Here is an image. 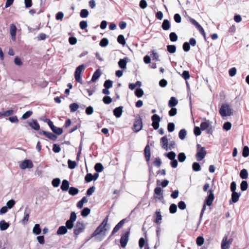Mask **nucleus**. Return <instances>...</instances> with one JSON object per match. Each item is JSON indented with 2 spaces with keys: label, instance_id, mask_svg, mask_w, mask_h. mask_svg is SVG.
Here are the masks:
<instances>
[{
  "label": "nucleus",
  "instance_id": "aec40b11",
  "mask_svg": "<svg viewBox=\"0 0 249 249\" xmlns=\"http://www.w3.org/2000/svg\"><path fill=\"white\" fill-rule=\"evenodd\" d=\"M68 229L65 226H60L56 231V234L58 235H64L67 233Z\"/></svg>",
  "mask_w": 249,
  "mask_h": 249
},
{
  "label": "nucleus",
  "instance_id": "052dcab7",
  "mask_svg": "<svg viewBox=\"0 0 249 249\" xmlns=\"http://www.w3.org/2000/svg\"><path fill=\"white\" fill-rule=\"evenodd\" d=\"M33 114V112L32 111H27L25 113H24L22 116L21 119L23 120H25L29 118Z\"/></svg>",
  "mask_w": 249,
  "mask_h": 249
},
{
  "label": "nucleus",
  "instance_id": "393cba45",
  "mask_svg": "<svg viewBox=\"0 0 249 249\" xmlns=\"http://www.w3.org/2000/svg\"><path fill=\"white\" fill-rule=\"evenodd\" d=\"M178 100L175 97H172L168 102V106L169 107H175L178 104Z\"/></svg>",
  "mask_w": 249,
  "mask_h": 249
},
{
  "label": "nucleus",
  "instance_id": "f3484780",
  "mask_svg": "<svg viewBox=\"0 0 249 249\" xmlns=\"http://www.w3.org/2000/svg\"><path fill=\"white\" fill-rule=\"evenodd\" d=\"M160 143L161 147L167 151L168 142L166 136H164L160 139Z\"/></svg>",
  "mask_w": 249,
  "mask_h": 249
},
{
  "label": "nucleus",
  "instance_id": "603ef678",
  "mask_svg": "<svg viewBox=\"0 0 249 249\" xmlns=\"http://www.w3.org/2000/svg\"><path fill=\"white\" fill-rule=\"evenodd\" d=\"M209 125L210 124L209 121L203 122L200 124V128L201 130H204L209 127Z\"/></svg>",
  "mask_w": 249,
  "mask_h": 249
},
{
  "label": "nucleus",
  "instance_id": "4d7b16f0",
  "mask_svg": "<svg viewBox=\"0 0 249 249\" xmlns=\"http://www.w3.org/2000/svg\"><path fill=\"white\" fill-rule=\"evenodd\" d=\"M177 211V206L175 204H172L169 207V212L171 213H175Z\"/></svg>",
  "mask_w": 249,
  "mask_h": 249
},
{
  "label": "nucleus",
  "instance_id": "79ce46f5",
  "mask_svg": "<svg viewBox=\"0 0 249 249\" xmlns=\"http://www.w3.org/2000/svg\"><path fill=\"white\" fill-rule=\"evenodd\" d=\"M117 41L119 43L122 45H124L125 44V40L124 36L123 35H120L118 36Z\"/></svg>",
  "mask_w": 249,
  "mask_h": 249
},
{
  "label": "nucleus",
  "instance_id": "a19ab883",
  "mask_svg": "<svg viewBox=\"0 0 249 249\" xmlns=\"http://www.w3.org/2000/svg\"><path fill=\"white\" fill-rule=\"evenodd\" d=\"M52 131L56 135H60L63 133V129L60 127H57L54 126L53 128L52 129Z\"/></svg>",
  "mask_w": 249,
  "mask_h": 249
},
{
  "label": "nucleus",
  "instance_id": "7c9ffc66",
  "mask_svg": "<svg viewBox=\"0 0 249 249\" xmlns=\"http://www.w3.org/2000/svg\"><path fill=\"white\" fill-rule=\"evenodd\" d=\"M79 192V190L75 187H71L69 190V193L70 195L72 196H75Z\"/></svg>",
  "mask_w": 249,
  "mask_h": 249
},
{
  "label": "nucleus",
  "instance_id": "2eb2a0df",
  "mask_svg": "<svg viewBox=\"0 0 249 249\" xmlns=\"http://www.w3.org/2000/svg\"><path fill=\"white\" fill-rule=\"evenodd\" d=\"M126 219H123L121 220L113 228L111 235H113L116 232H117L124 225Z\"/></svg>",
  "mask_w": 249,
  "mask_h": 249
},
{
  "label": "nucleus",
  "instance_id": "0eeeda50",
  "mask_svg": "<svg viewBox=\"0 0 249 249\" xmlns=\"http://www.w3.org/2000/svg\"><path fill=\"white\" fill-rule=\"evenodd\" d=\"M142 128V119L139 116L138 118L136 119L134 124H133V129L134 131L135 132H138L140 131Z\"/></svg>",
  "mask_w": 249,
  "mask_h": 249
},
{
  "label": "nucleus",
  "instance_id": "cd10ccee",
  "mask_svg": "<svg viewBox=\"0 0 249 249\" xmlns=\"http://www.w3.org/2000/svg\"><path fill=\"white\" fill-rule=\"evenodd\" d=\"M154 193L156 195L161 196L160 197H158L159 199H160L161 198H163L162 189L160 187L158 186L155 188ZM155 198H157V197H155Z\"/></svg>",
  "mask_w": 249,
  "mask_h": 249
},
{
  "label": "nucleus",
  "instance_id": "473e14b6",
  "mask_svg": "<svg viewBox=\"0 0 249 249\" xmlns=\"http://www.w3.org/2000/svg\"><path fill=\"white\" fill-rule=\"evenodd\" d=\"M186 135V130L185 129H182L179 132L178 137L180 140H183L185 138Z\"/></svg>",
  "mask_w": 249,
  "mask_h": 249
},
{
  "label": "nucleus",
  "instance_id": "c756f323",
  "mask_svg": "<svg viewBox=\"0 0 249 249\" xmlns=\"http://www.w3.org/2000/svg\"><path fill=\"white\" fill-rule=\"evenodd\" d=\"M164 156L167 157L169 160H173L175 159L176 154L174 151H170L168 153H165Z\"/></svg>",
  "mask_w": 249,
  "mask_h": 249
},
{
  "label": "nucleus",
  "instance_id": "a878e982",
  "mask_svg": "<svg viewBox=\"0 0 249 249\" xmlns=\"http://www.w3.org/2000/svg\"><path fill=\"white\" fill-rule=\"evenodd\" d=\"M9 227V224L5 222L4 220L0 221V230L1 231H5Z\"/></svg>",
  "mask_w": 249,
  "mask_h": 249
},
{
  "label": "nucleus",
  "instance_id": "09e8293b",
  "mask_svg": "<svg viewBox=\"0 0 249 249\" xmlns=\"http://www.w3.org/2000/svg\"><path fill=\"white\" fill-rule=\"evenodd\" d=\"M169 38L172 42H175L178 40V37L175 32H171L169 34Z\"/></svg>",
  "mask_w": 249,
  "mask_h": 249
},
{
  "label": "nucleus",
  "instance_id": "a211bd4d",
  "mask_svg": "<svg viewBox=\"0 0 249 249\" xmlns=\"http://www.w3.org/2000/svg\"><path fill=\"white\" fill-rule=\"evenodd\" d=\"M128 58L125 57L123 59H120L118 62V65L122 69H125L126 68V65Z\"/></svg>",
  "mask_w": 249,
  "mask_h": 249
},
{
  "label": "nucleus",
  "instance_id": "ddd939ff",
  "mask_svg": "<svg viewBox=\"0 0 249 249\" xmlns=\"http://www.w3.org/2000/svg\"><path fill=\"white\" fill-rule=\"evenodd\" d=\"M213 199L214 196L213 193V191L212 190H209V195L206 198L204 203L207 206H210L212 205Z\"/></svg>",
  "mask_w": 249,
  "mask_h": 249
},
{
  "label": "nucleus",
  "instance_id": "bb28decb",
  "mask_svg": "<svg viewBox=\"0 0 249 249\" xmlns=\"http://www.w3.org/2000/svg\"><path fill=\"white\" fill-rule=\"evenodd\" d=\"M29 213L30 211L28 210V207H26L24 211V216L22 219L23 223H26L28 221L30 215Z\"/></svg>",
  "mask_w": 249,
  "mask_h": 249
},
{
  "label": "nucleus",
  "instance_id": "f8f14e48",
  "mask_svg": "<svg viewBox=\"0 0 249 249\" xmlns=\"http://www.w3.org/2000/svg\"><path fill=\"white\" fill-rule=\"evenodd\" d=\"M206 155V151L204 147H201V148L197 152L196 157L197 161H200L202 160Z\"/></svg>",
  "mask_w": 249,
  "mask_h": 249
},
{
  "label": "nucleus",
  "instance_id": "37998d69",
  "mask_svg": "<svg viewBox=\"0 0 249 249\" xmlns=\"http://www.w3.org/2000/svg\"><path fill=\"white\" fill-rule=\"evenodd\" d=\"M155 214L156 215V217L155 220H154V222L157 224H159L160 223V221L161 220L162 216L160 211H157L155 212Z\"/></svg>",
  "mask_w": 249,
  "mask_h": 249
},
{
  "label": "nucleus",
  "instance_id": "c9c22d12",
  "mask_svg": "<svg viewBox=\"0 0 249 249\" xmlns=\"http://www.w3.org/2000/svg\"><path fill=\"white\" fill-rule=\"evenodd\" d=\"M144 94L143 90L141 88H137L135 91V94L138 98H141Z\"/></svg>",
  "mask_w": 249,
  "mask_h": 249
},
{
  "label": "nucleus",
  "instance_id": "ea45409f",
  "mask_svg": "<svg viewBox=\"0 0 249 249\" xmlns=\"http://www.w3.org/2000/svg\"><path fill=\"white\" fill-rule=\"evenodd\" d=\"M69 107L70 108L71 112H74L78 109V108H79V105L78 104L76 103H73L70 104Z\"/></svg>",
  "mask_w": 249,
  "mask_h": 249
},
{
  "label": "nucleus",
  "instance_id": "de8ad7c7",
  "mask_svg": "<svg viewBox=\"0 0 249 249\" xmlns=\"http://www.w3.org/2000/svg\"><path fill=\"white\" fill-rule=\"evenodd\" d=\"M60 182V179L59 178H56L53 179L52 184L54 187H57L59 186Z\"/></svg>",
  "mask_w": 249,
  "mask_h": 249
},
{
  "label": "nucleus",
  "instance_id": "774afa93",
  "mask_svg": "<svg viewBox=\"0 0 249 249\" xmlns=\"http://www.w3.org/2000/svg\"><path fill=\"white\" fill-rule=\"evenodd\" d=\"M85 180L86 182H89L93 180L92 175L91 173H88L85 177Z\"/></svg>",
  "mask_w": 249,
  "mask_h": 249
},
{
  "label": "nucleus",
  "instance_id": "39448f33",
  "mask_svg": "<svg viewBox=\"0 0 249 249\" xmlns=\"http://www.w3.org/2000/svg\"><path fill=\"white\" fill-rule=\"evenodd\" d=\"M85 69V65L84 64H81L78 66L75 70V72H74V77L75 79V80L80 83H82V80L81 78V72L83 70H84Z\"/></svg>",
  "mask_w": 249,
  "mask_h": 249
},
{
  "label": "nucleus",
  "instance_id": "9d476101",
  "mask_svg": "<svg viewBox=\"0 0 249 249\" xmlns=\"http://www.w3.org/2000/svg\"><path fill=\"white\" fill-rule=\"evenodd\" d=\"M241 195V193L240 192H233L231 195V198L229 200V204H232L236 203L239 200Z\"/></svg>",
  "mask_w": 249,
  "mask_h": 249
},
{
  "label": "nucleus",
  "instance_id": "a18cd8bd",
  "mask_svg": "<svg viewBox=\"0 0 249 249\" xmlns=\"http://www.w3.org/2000/svg\"><path fill=\"white\" fill-rule=\"evenodd\" d=\"M192 168L193 171H194L195 172H198L200 171L201 166L199 163L195 162L193 163Z\"/></svg>",
  "mask_w": 249,
  "mask_h": 249
},
{
  "label": "nucleus",
  "instance_id": "2f4dec72",
  "mask_svg": "<svg viewBox=\"0 0 249 249\" xmlns=\"http://www.w3.org/2000/svg\"><path fill=\"white\" fill-rule=\"evenodd\" d=\"M90 213V209L88 207L84 208L81 212V214L83 217L87 216Z\"/></svg>",
  "mask_w": 249,
  "mask_h": 249
},
{
  "label": "nucleus",
  "instance_id": "6e6d98bb",
  "mask_svg": "<svg viewBox=\"0 0 249 249\" xmlns=\"http://www.w3.org/2000/svg\"><path fill=\"white\" fill-rule=\"evenodd\" d=\"M103 101L105 104H109L112 101V98L109 96H105L103 98Z\"/></svg>",
  "mask_w": 249,
  "mask_h": 249
},
{
  "label": "nucleus",
  "instance_id": "58836bf2",
  "mask_svg": "<svg viewBox=\"0 0 249 249\" xmlns=\"http://www.w3.org/2000/svg\"><path fill=\"white\" fill-rule=\"evenodd\" d=\"M248 188V182L246 180L242 181L240 184V189L242 191H245Z\"/></svg>",
  "mask_w": 249,
  "mask_h": 249
},
{
  "label": "nucleus",
  "instance_id": "6e6552de",
  "mask_svg": "<svg viewBox=\"0 0 249 249\" xmlns=\"http://www.w3.org/2000/svg\"><path fill=\"white\" fill-rule=\"evenodd\" d=\"M129 231H126L124 234L122 235L120 238V244L122 248H124L126 247L128 241Z\"/></svg>",
  "mask_w": 249,
  "mask_h": 249
},
{
  "label": "nucleus",
  "instance_id": "49530a36",
  "mask_svg": "<svg viewBox=\"0 0 249 249\" xmlns=\"http://www.w3.org/2000/svg\"><path fill=\"white\" fill-rule=\"evenodd\" d=\"M108 44V40L107 38H103L100 41L99 45L102 47L107 46Z\"/></svg>",
  "mask_w": 249,
  "mask_h": 249
},
{
  "label": "nucleus",
  "instance_id": "338daca9",
  "mask_svg": "<svg viewBox=\"0 0 249 249\" xmlns=\"http://www.w3.org/2000/svg\"><path fill=\"white\" fill-rule=\"evenodd\" d=\"M182 48H183V50L185 52H188L190 49V43H189V42H185L183 44Z\"/></svg>",
  "mask_w": 249,
  "mask_h": 249
},
{
  "label": "nucleus",
  "instance_id": "864d4df0",
  "mask_svg": "<svg viewBox=\"0 0 249 249\" xmlns=\"http://www.w3.org/2000/svg\"><path fill=\"white\" fill-rule=\"evenodd\" d=\"M204 242V239L203 236H199L197 237L196 240V243L198 246H202Z\"/></svg>",
  "mask_w": 249,
  "mask_h": 249
},
{
  "label": "nucleus",
  "instance_id": "9b49d317",
  "mask_svg": "<svg viewBox=\"0 0 249 249\" xmlns=\"http://www.w3.org/2000/svg\"><path fill=\"white\" fill-rule=\"evenodd\" d=\"M38 134L39 135H45L46 137L50 139L52 141H55L57 137L55 134H53L52 132L46 131L44 130H41L38 132Z\"/></svg>",
  "mask_w": 249,
  "mask_h": 249
},
{
  "label": "nucleus",
  "instance_id": "c03bdc74",
  "mask_svg": "<svg viewBox=\"0 0 249 249\" xmlns=\"http://www.w3.org/2000/svg\"><path fill=\"white\" fill-rule=\"evenodd\" d=\"M89 15V12L87 9H82L80 12V16L82 18H86L88 17Z\"/></svg>",
  "mask_w": 249,
  "mask_h": 249
},
{
  "label": "nucleus",
  "instance_id": "dca6fc26",
  "mask_svg": "<svg viewBox=\"0 0 249 249\" xmlns=\"http://www.w3.org/2000/svg\"><path fill=\"white\" fill-rule=\"evenodd\" d=\"M123 107L120 106L115 108L113 110L114 115L116 118H120L123 113Z\"/></svg>",
  "mask_w": 249,
  "mask_h": 249
},
{
  "label": "nucleus",
  "instance_id": "c85d7f7f",
  "mask_svg": "<svg viewBox=\"0 0 249 249\" xmlns=\"http://www.w3.org/2000/svg\"><path fill=\"white\" fill-rule=\"evenodd\" d=\"M41 230L39 224H35V225L33 229V232L36 235H38L41 233Z\"/></svg>",
  "mask_w": 249,
  "mask_h": 249
},
{
  "label": "nucleus",
  "instance_id": "20e7f679",
  "mask_svg": "<svg viewBox=\"0 0 249 249\" xmlns=\"http://www.w3.org/2000/svg\"><path fill=\"white\" fill-rule=\"evenodd\" d=\"M232 242L233 239L232 238H230L228 239V236L225 235L221 241V249H229L231 245L232 244Z\"/></svg>",
  "mask_w": 249,
  "mask_h": 249
},
{
  "label": "nucleus",
  "instance_id": "f257e3e1",
  "mask_svg": "<svg viewBox=\"0 0 249 249\" xmlns=\"http://www.w3.org/2000/svg\"><path fill=\"white\" fill-rule=\"evenodd\" d=\"M219 113L223 119L233 115L232 109L228 103H223L219 109Z\"/></svg>",
  "mask_w": 249,
  "mask_h": 249
},
{
  "label": "nucleus",
  "instance_id": "6ab92c4d",
  "mask_svg": "<svg viewBox=\"0 0 249 249\" xmlns=\"http://www.w3.org/2000/svg\"><path fill=\"white\" fill-rule=\"evenodd\" d=\"M60 188L63 191H67L69 190L70 187L69 181L67 179L63 180Z\"/></svg>",
  "mask_w": 249,
  "mask_h": 249
},
{
  "label": "nucleus",
  "instance_id": "7ed1b4c3",
  "mask_svg": "<svg viewBox=\"0 0 249 249\" xmlns=\"http://www.w3.org/2000/svg\"><path fill=\"white\" fill-rule=\"evenodd\" d=\"M85 229V226L84 223L82 221L78 220L76 222V224L75 226V228L73 230V233L76 236H77L82 232Z\"/></svg>",
  "mask_w": 249,
  "mask_h": 249
},
{
  "label": "nucleus",
  "instance_id": "72a5a7b5",
  "mask_svg": "<svg viewBox=\"0 0 249 249\" xmlns=\"http://www.w3.org/2000/svg\"><path fill=\"white\" fill-rule=\"evenodd\" d=\"M186 159V156L184 153L180 152L178 155V159L179 162H183Z\"/></svg>",
  "mask_w": 249,
  "mask_h": 249
},
{
  "label": "nucleus",
  "instance_id": "4be33fe9",
  "mask_svg": "<svg viewBox=\"0 0 249 249\" xmlns=\"http://www.w3.org/2000/svg\"><path fill=\"white\" fill-rule=\"evenodd\" d=\"M101 71L100 69H97L96 70V71L94 72L92 78H91V81L94 82H95L101 76Z\"/></svg>",
  "mask_w": 249,
  "mask_h": 249
},
{
  "label": "nucleus",
  "instance_id": "f03ea898",
  "mask_svg": "<svg viewBox=\"0 0 249 249\" xmlns=\"http://www.w3.org/2000/svg\"><path fill=\"white\" fill-rule=\"evenodd\" d=\"M77 218L76 213L74 212H71L70 214L69 219L67 220L66 222L65 227L68 230H71L73 228L74 222L76 221Z\"/></svg>",
  "mask_w": 249,
  "mask_h": 249
},
{
  "label": "nucleus",
  "instance_id": "412c9836",
  "mask_svg": "<svg viewBox=\"0 0 249 249\" xmlns=\"http://www.w3.org/2000/svg\"><path fill=\"white\" fill-rule=\"evenodd\" d=\"M17 30V27L14 24L10 25V33L12 37V39L16 38Z\"/></svg>",
  "mask_w": 249,
  "mask_h": 249
},
{
  "label": "nucleus",
  "instance_id": "423d86ee",
  "mask_svg": "<svg viewBox=\"0 0 249 249\" xmlns=\"http://www.w3.org/2000/svg\"><path fill=\"white\" fill-rule=\"evenodd\" d=\"M151 120L152 121V126L155 130H157L159 128L160 122L161 119L158 115L156 114H153L151 117Z\"/></svg>",
  "mask_w": 249,
  "mask_h": 249
},
{
  "label": "nucleus",
  "instance_id": "5fc2aeb1",
  "mask_svg": "<svg viewBox=\"0 0 249 249\" xmlns=\"http://www.w3.org/2000/svg\"><path fill=\"white\" fill-rule=\"evenodd\" d=\"M231 124L230 122H225L223 125V129L226 131H229L231 129Z\"/></svg>",
  "mask_w": 249,
  "mask_h": 249
},
{
  "label": "nucleus",
  "instance_id": "3c124183",
  "mask_svg": "<svg viewBox=\"0 0 249 249\" xmlns=\"http://www.w3.org/2000/svg\"><path fill=\"white\" fill-rule=\"evenodd\" d=\"M68 167L71 169H73L75 168L76 166V162L75 161H72L71 160H68Z\"/></svg>",
  "mask_w": 249,
  "mask_h": 249
},
{
  "label": "nucleus",
  "instance_id": "b1692460",
  "mask_svg": "<svg viewBox=\"0 0 249 249\" xmlns=\"http://www.w3.org/2000/svg\"><path fill=\"white\" fill-rule=\"evenodd\" d=\"M239 176L242 179H246L248 178L249 174L247 169H243L240 171Z\"/></svg>",
  "mask_w": 249,
  "mask_h": 249
},
{
  "label": "nucleus",
  "instance_id": "bf43d9fd",
  "mask_svg": "<svg viewBox=\"0 0 249 249\" xmlns=\"http://www.w3.org/2000/svg\"><path fill=\"white\" fill-rule=\"evenodd\" d=\"M15 203L16 202L14 199H11L7 202L6 206L7 207L8 209H11L14 207Z\"/></svg>",
  "mask_w": 249,
  "mask_h": 249
},
{
  "label": "nucleus",
  "instance_id": "13d9d810",
  "mask_svg": "<svg viewBox=\"0 0 249 249\" xmlns=\"http://www.w3.org/2000/svg\"><path fill=\"white\" fill-rule=\"evenodd\" d=\"M93 111H94L93 107L91 106L88 107L86 108V110H85V112H86V114L88 115H91L93 113Z\"/></svg>",
  "mask_w": 249,
  "mask_h": 249
},
{
  "label": "nucleus",
  "instance_id": "680f3d73",
  "mask_svg": "<svg viewBox=\"0 0 249 249\" xmlns=\"http://www.w3.org/2000/svg\"><path fill=\"white\" fill-rule=\"evenodd\" d=\"M237 72V70L235 67H232L229 69V74L230 76L233 77L235 76Z\"/></svg>",
  "mask_w": 249,
  "mask_h": 249
},
{
  "label": "nucleus",
  "instance_id": "8fccbe9b",
  "mask_svg": "<svg viewBox=\"0 0 249 249\" xmlns=\"http://www.w3.org/2000/svg\"><path fill=\"white\" fill-rule=\"evenodd\" d=\"M113 82L111 80H107L104 83V87L106 89H109L112 87Z\"/></svg>",
  "mask_w": 249,
  "mask_h": 249
},
{
  "label": "nucleus",
  "instance_id": "e433bc0d",
  "mask_svg": "<svg viewBox=\"0 0 249 249\" xmlns=\"http://www.w3.org/2000/svg\"><path fill=\"white\" fill-rule=\"evenodd\" d=\"M94 169L96 172L100 173L103 170L104 167L101 163H97L94 166Z\"/></svg>",
  "mask_w": 249,
  "mask_h": 249
},
{
  "label": "nucleus",
  "instance_id": "4468645a",
  "mask_svg": "<svg viewBox=\"0 0 249 249\" xmlns=\"http://www.w3.org/2000/svg\"><path fill=\"white\" fill-rule=\"evenodd\" d=\"M28 125L33 129L38 131L40 130V125L38 123L37 120L35 119H32L27 122Z\"/></svg>",
  "mask_w": 249,
  "mask_h": 249
},
{
  "label": "nucleus",
  "instance_id": "69168bd1",
  "mask_svg": "<svg viewBox=\"0 0 249 249\" xmlns=\"http://www.w3.org/2000/svg\"><path fill=\"white\" fill-rule=\"evenodd\" d=\"M53 150L55 153H59L61 151V147L58 144H53Z\"/></svg>",
  "mask_w": 249,
  "mask_h": 249
},
{
  "label": "nucleus",
  "instance_id": "0e129e2a",
  "mask_svg": "<svg viewBox=\"0 0 249 249\" xmlns=\"http://www.w3.org/2000/svg\"><path fill=\"white\" fill-rule=\"evenodd\" d=\"M171 109L169 111V115L171 117L175 116L177 113V109L175 107H171Z\"/></svg>",
  "mask_w": 249,
  "mask_h": 249
},
{
  "label": "nucleus",
  "instance_id": "5701e85b",
  "mask_svg": "<svg viewBox=\"0 0 249 249\" xmlns=\"http://www.w3.org/2000/svg\"><path fill=\"white\" fill-rule=\"evenodd\" d=\"M170 27L171 25L169 20L167 19H164L161 25L162 29L167 31L170 28Z\"/></svg>",
  "mask_w": 249,
  "mask_h": 249
},
{
  "label": "nucleus",
  "instance_id": "e2e57ef3",
  "mask_svg": "<svg viewBox=\"0 0 249 249\" xmlns=\"http://www.w3.org/2000/svg\"><path fill=\"white\" fill-rule=\"evenodd\" d=\"M175 124L173 123H169L167 124V129L169 132H172L175 130Z\"/></svg>",
  "mask_w": 249,
  "mask_h": 249
},
{
  "label": "nucleus",
  "instance_id": "f704fd0d",
  "mask_svg": "<svg viewBox=\"0 0 249 249\" xmlns=\"http://www.w3.org/2000/svg\"><path fill=\"white\" fill-rule=\"evenodd\" d=\"M242 156L246 158L249 156V147L248 146H244L242 150Z\"/></svg>",
  "mask_w": 249,
  "mask_h": 249
},
{
  "label": "nucleus",
  "instance_id": "1a4fd4ad",
  "mask_svg": "<svg viewBox=\"0 0 249 249\" xmlns=\"http://www.w3.org/2000/svg\"><path fill=\"white\" fill-rule=\"evenodd\" d=\"M33 166V163L30 160H25L19 165V167L21 169L32 168Z\"/></svg>",
  "mask_w": 249,
  "mask_h": 249
},
{
  "label": "nucleus",
  "instance_id": "4c0bfd02",
  "mask_svg": "<svg viewBox=\"0 0 249 249\" xmlns=\"http://www.w3.org/2000/svg\"><path fill=\"white\" fill-rule=\"evenodd\" d=\"M176 46L174 45H168L167 50L170 53H175L176 51Z\"/></svg>",
  "mask_w": 249,
  "mask_h": 249
}]
</instances>
